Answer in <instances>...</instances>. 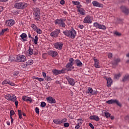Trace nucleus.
<instances>
[{
	"label": "nucleus",
	"instance_id": "32",
	"mask_svg": "<svg viewBox=\"0 0 129 129\" xmlns=\"http://www.w3.org/2000/svg\"><path fill=\"white\" fill-rule=\"evenodd\" d=\"M26 63L27 64H26V66H27V65H32L34 63V60L30 59L27 61Z\"/></svg>",
	"mask_w": 129,
	"mask_h": 129
},
{
	"label": "nucleus",
	"instance_id": "26",
	"mask_svg": "<svg viewBox=\"0 0 129 129\" xmlns=\"http://www.w3.org/2000/svg\"><path fill=\"white\" fill-rule=\"evenodd\" d=\"M112 82V81L111 80V78H109L107 79V86L108 87H110V86H111V83Z\"/></svg>",
	"mask_w": 129,
	"mask_h": 129
},
{
	"label": "nucleus",
	"instance_id": "22",
	"mask_svg": "<svg viewBox=\"0 0 129 129\" xmlns=\"http://www.w3.org/2000/svg\"><path fill=\"white\" fill-rule=\"evenodd\" d=\"M75 64L76 65V66H77V67H82V66L83 65V64L82 63L81 61H80V60L76 59L75 60Z\"/></svg>",
	"mask_w": 129,
	"mask_h": 129
},
{
	"label": "nucleus",
	"instance_id": "59",
	"mask_svg": "<svg viewBox=\"0 0 129 129\" xmlns=\"http://www.w3.org/2000/svg\"><path fill=\"white\" fill-rule=\"evenodd\" d=\"M79 123H78L77 125L75 126L76 129H79L80 128V125Z\"/></svg>",
	"mask_w": 129,
	"mask_h": 129
},
{
	"label": "nucleus",
	"instance_id": "16",
	"mask_svg": "<svg viewBox=\"0 0 129 129\" xmlns=\"http://www.w3.org/2000/svg\"><path fill=\"white\" fill-rule=\"evenodd\" d=\"M120 9L122 13H124L125 15H128V14H129L128 8H127L124 6H122V7H121Z\"/></svg>",
	"mask_w": 129,
	"mask_h": 129
},
{
	"label": "nucleus",
	"instance_id": "51",
	"mask_svg": "<svg viewBox=\"0 0 129 129\" xmlns=\"http://www.w3.org/2000/svg\"><path fill=\"white\" fill-rule=\"evenodd\" d=\"M128 78H129L128 76H125L123 79V81H126V80H127Z\"/></svg>",
	"mask_w": 129,
	"mask_h": 129
},
{
	"label": "nucleus",
	"instance_id": "62",
	"mask_svg": "<svg viewBox=\"0 0 129 129\" xmlns=\"http://www.w3.org/2000/svg\"><path fill=\"white\" fill-rule=\"evenodd\" d=\"M15 114V111L14 110L10 111V115H14Z\"/></svg>",
	"mask_w": 129,
	"mask_h": 129
},
{
	"label": "nucleus",
	"instance_id": "10",
	"mask_svg": "<svg viewBox=\"0 0 129 129\" xmlns=\"http://www.w3.org/2000/svg\"><path fill=\"white\" fill-rule=\"evenodd\" d=\"M20 37V38L19 39L21 40L22 42H27L28 41V40H27L28 39V35H27V34L22 33Z\"/></svg>",
	"mask_w": 129,
	"mask_h": 129
},
{
	"label": "nucleus",
	"instance_id": "5",
	"mask_svg": "<svg viewBox=\"0 0 129 129\" xmlns=\"http://www.w3.org/2000/svg\"><path fill=\"white\" fill-rule=\"evenodd\" d=\"M93 21V17L90 15L86 16L83 21L84 24H92Z\"/></svg>",
	"mask_w": 129,
	"mask_h": 129
},
{
	"label": "nucleus",
	"instance_id": "15",
	"mask_svg": "<svg viewBox=\"0 0 129 129\" xmlns=\"http://www.w3.org/2000/svg\"><path fill=\"white\" fill-rule=\"evenodd\" d=\"M26 54L27 56H32L34 54V50L31 46L29 47L28 50L26 51Z\"/></svg>",
	"mask_w": 129,
	"mask_h": 129
},
{
	"label": "nucleus",
	"instance_id": "6",
	"mask_svg": "<svg viewBox=\"0 0 129 129\" xmlns=\"http://www.w3.org/2000/svg\"><path fill=\"white\" fill-rule=\"evenodd\" d=\"M5 98L9 101L15 102L17 100V97L13 94H7L5 95Z\"/></svg>",
	"mask_w": 129,
	"mask_h": 129
},
{
	"label": "nucleus",
	"instance_id": "36",
	"mask_svg": "<svg viewBox=\"0 0 129 129\" xmlns=\"http://www.w3.org/2000/svg\"><path fill=\"white\" fill-rule=\"evenodd\" d=\"M34 42L35 45L38 44V36H35L34 39Z\"/></svg>",
	"mask_w": 129,
	"mask_h": 129
},
{
	"label": "nucleus",
	"instance_id": "49",
	"mask_svg": "<svg viewBox=\"0 0 129 129\" xmlns=\"http://www.w3.org/2000/svg\"><path fill=\"white\" fill-rule=\"evenodd\" d=\"M35 79H36V80H38V81H40V82H42V81H44V79L43 78H36Z\"/></svg>",
	"mask_w": 129,
	"mask_h": 129
},
{
	"label": "nucleus",
	"instance_id": "24",
	"mask_svg": "<svg viewBox=\"0 0 129 129\" xmlns=\"http://www.w3.org/2000/svg\"><path fill=\"white\" fill-rule=\"evenodd\" d=\"M22 99L24 101H27V102L29 101L30 102H33V100H32V98L27 97L26 96H24L22 97Z\"/></svg>",
	"mask_w": 129,
	"mask_h": 129
},
{
	"label": "nucleus",
	"instance_id": "7",
	"mask_svg": "<svg viewBox=\"0 0 129 129\" xmlns=\"http://www.w3.org/2000/svg\"><path fill=\"white\" fill-rule=\"evenodd\" d=\"M16 61L17 62H26L27 61V59H26V56L25 55H16Z\"/></svg>",
	"mask_w": 129,
	"mask_h": 129
},
{
	"label": "nucleus",
	"instance_id": "28",
	"mask_svg": "<svg viewBox=\"0 0 129 129\" xmlns=\"http://www.w3.org/2000/svg\"><path fill=\"white\" fill-rule=\"evenodd\" d=\"M69 64H71L72 65H74V63H75V60L73 59V58H70L69 60Z\"/></svg>",
	"mask_w": 129,
	"mask_h": 129
},
{
	"label": "nucleus",
	"instance_id": "48",
	"mask_svg": "<svg viewBox=\"0 0 129 129\" xmlns=\"http://www.w3.org/2000/svg\"><path fill=\"white\" fill-rule=\"evenodd\" d=\"M40 106H41V107H45V106H46V103L45 102H42Z\"/></svg>",
	"mask_w": 129,
	"mask_h": 129
},
{
	"label": "nucleus",
	"instance_id": "34",
	"mask_svg": "<svg viewBox=\"0 0 129 129\" xmlns=\"http://www.w3.org/2000/svg\"><path fill=\"white\" fill-rule=\"evenodd\" d=\"M121 76V74L118 73L114 75V79H118Z\"/></svg>",
	"mask_w": 129,
	"mask_h": 129
},
{
	"label": "nucleus",
	"instance_id": "60",
	"mask_svg": "<svg viewBox=\"0 0 129 129\" xmlns=\"http://www.w3.org/2000/svg\"><path fill=\"white\" fill-rule=\"evenodd\" d=\"M81 7H82V6L80 5V4L79 5H78L77 6V9H78V10H80L82 9V8H81Z\"/></svg>",
	"mask_w": 129,
	"mask_h": 129
},
{
	"label": "nucleus",
	"instance_id": "18",
	"mask_svg": "<svg viewBox=\"0 0 129 129\" xmlns=\"http://www.w3.org/2000/svg\"><path fill=\"white\" fill-rule=\"evenodd\" d=\"M90 119L95 120V121H99L100 118L96 115H91L89 117Z\"/></svg>",
	"mask_w": 129,
	"mask_h": 129
},
{
	"label": "nucleus",
	"instance_id": "41",
	"mask_svg": "<svg viewBox=\"0 0 129 129\" xmlns=\"http://www.w3.org/2000/svg\"><path fill=\"white\" fill-rule=\"evenodd\" d=\"M35 31L36 33H37V34H42V30L39 28H37V29Z\"/></svg>",
	"mask_w": 129,
	"mask_h": 129
},
{
	"label": "nucleus",
	"instance_id": "17",
	"mask_svg": "<svg viewBox=\"0 0 129 129\" xmlns=\"http://www.w3.org/2000/svg\"><path fill=\"white\" fill-rule=\"evenodd\" d=\"M92 4L94 7H97V8H103V5L99 3L97 1H93Z\"/></svg>",
	"mask_w": 129,
	"mask_h": 129
},
{
	"label": "nucleus",
	"instance_id": "3",
	"mask_svg": "<svg viewBox=\"0 0 129 129\" xmlns=\"http://www.w3.org/2000/svg\"><path fill=\"white\" fill-rule=\"evenodd\" d=\"M66 21V19H57L54 21L55 25H58L59 28H64L66 27V24L65 22Z\"/></svg>",
	"mask_w": 129,
	"mask_h": 129
},
{
	"label": "nucleus",
	"instance_id": "19",
	"mask_svg": "<svg viewBox=\"0 0 129 129\" xmlns=\"http://www.w3.org/2000/svg\"><path fill=\"white\" fill-rule=\"evenodd\" d=\"M48 54L50 55V56H51L53 58L56 57L57 55H58V52L57 51H54V50H50L48 52Z\"/></svg>",
	"mask_w": 129,
	"mask_h": 129
},
{
	"label": "nucleus",
	"instance_id": "20",
	"mask_svg": "<svg viewBox=\"0 0 129 129\" xmlns=\"http://www.w3.org/2000/svg\"><path fill=\"white\" fill-rule=\"evenodd\" d=\"M93 60L94 61V67H95V68H100L101 67L100 65H99V61H98V59L97 58H93Z\"/></svg>",
	"mask_w": 129,
	"mask_h": 129
},
{
	"label": "nucleus",
	"instance_id": "45",
	"mask_svg": "<svg viewBox=\"0 0 129 129\" xmlns=\"http://www.w3.org/2000/svg\"><path fill=\"white\" fill-rule=\"evenodd\" d=\"M67 121V119L66 118H64L60 120V124L64 123V122H66Z\"/></svg>",
	"mask_w": 129,
	"mask_h": 129
},
{
	"label": "nucleus",
	"instance_id": "57",
	"mask_svg": "<svg viewBox=\"0 0 129 129\" xmlns=\"http://www.w3.org/2000/svg\"><path fill=\"white\" fill-rule=\"evenodd\" d=\"M89 126L91 127V128H92V129H94V126H93V124H92V123H90L89 124Z\"/></svg>",
	"mask_w": 129,
	"mask_h": 129
},
{
	"label": "nucleus",
	"instance_id": "38",
	"mask_svg": "<svg viewBox=\"0 0 129 129\" xmlns=\"http://www.w3.org/2000/svg\"><path fill=\"white\" fill-rule=\"evenodd\" d=\"M7 31H9V29L8 28L3 29L2 32H0V33L1 35H4V34H5V32H7Z\"/></svg>",
	"mask_w": 129,
	"mask_h": 129
},
{
	"label": "nucleus",
	"instance_id": "1",
	"mask_svg": "<svg viewBox=\"0 0 129 129\" xmlns=\"http://www.w3.org/2000/svg\"><path fill=\"white\" fill-rule=\"evenodd\" d=\"M62 33L64 36L70 39H75L76 37V31L73 28H71L70 30H65Z\"/></svg>",
	"mask_w": 129,
	"mask_h": 129
},
{
	"label": "nucleus",
	"instance_id": "25",
	"mask_svg": "<svg viewBox=\"0 0 129 129\" xmlns=\"http://www.w3.org/2000/svg\"><path fill=\"white\" fill-rule=\"evenodd\" d=\"M77 11L79 12L81 16H84V15L86 14L85 10H84L83 8H82V9H77Z\"/></svg>",
	"mask_w": 129,
	"mask_h": 129
},
{
	"label": "nucleus",
	"instance_id": "44",
	"mask_svg": "<svg viewBox=\"0 0 129 129\" xmlns=\"http://www.w3.org/2000/svg\"><path fill=\"white\" fill-rule=\"evenodd\" d=\"M9 85H11V86H15L16 85V84L11 82L10 81L8 80V84Z\"/></svg>",
	"mask_w": 129,
	"mask_h": 129
},
{
	"label": "nucleus",
	"instance_id": "31",
	"mask_svg": "<svg viewBox=\"0 0 129 129\" xmlns=\"http://www.w3.org/2000/svg\"><path fill=\"white\" fill-rule=\"evenodd\" d=\"M31 27L34 31H36L38 28V27H37V26L35 24H31Z\"/></svg>",
	"mask_w": 129,
	"mask_h": 129
},
{
	"label": "nucleus",
	"instance_id": "30",
	"mask_svg": "<svg viewBox=\"0 0 129 129\" xmlns=\"http://www.w3.org/2000/svg\"><path fill=\"white\" fill-rule=\"evenodd\" d=\"M18 112L19 118H20V119H22V118H23V116L22 115L23 114L22 113V110H18Z\"/></svg>",
	"mask_w": 129,
	"mask_h": 129
},
{
	"label": "nucleus",
	"instance_id": "55",
	"mask_svg": "<svg viewBox=\"0 0 129 129\" xmlns=\"http://www.w3.org/2000/svg\"><path fill=\"white\" fill-rule=\"evenodd\" d=\"M63 126H64V127H69V123H68V122L64 123L63 124Z\"/></svg>",
	"mask_w": 129,
	"mask_h": 129
},
{
	"label": "nucleus",
	"instance_id": "46",
	"mask_svg": "<svg viewBox=\"0 0 129 129\" xmlns=\"http://www.w3.org/2000/svg\"><path fill=\"white\" fill-rule=\"evenodd\" d=\"M106 103H108V104H112V103H113V100H109L108 101H106Z\"/></svg>",
	"mask_w": 129,
	"mask_h": 129
},
{
	"label": "nucleus",
	"instance_id": "2",
	"mask_svg": "<svg viewBox=\"0 0 129 129\" xmlns=\"http://www.w3.org/2000/svg\"><path fill=\"white\" fill-rule=\"evenodd\" d=\"M28 7V3L26 2H19L16 3L14 4V8L17 9L18 10H24Z\"/></svg>",
	"mask_w": 129,
	"mask_h": 129
},
{
	"label": "nucleus",
	"instance_id": "8",
	"mask_svg": "<svg viewBox=\"0 0 129 129\" xmlns=\"http://www.w3.org/2000/svg\"><path fill=\"white\" fill-rule=\"evenodd\" d=\"M53 46L55 49L57 50H61L63 48V42H57L53 44Z\"/></svg>",
	"mask_w": 129,
	"mask_h": 129
},
{
	"label": "nucleus",
	"instance_id": "21",
	"mask_svg": "<svg viewBox=\"0 0 129 129\" xmlns=\"http://www.w3.org/2000/svg\"><path fill=\"white\" fill-rule=\"evenodd\" d=\"M67 80H68L70 85H72V86H74V85H75V82L74 81V79L70 78L69 77H67Z\"/></svg>",
	"mask_w": 129,
	"mask_h": 129
},
{
	"label": "nucleus",
	"instance_id": "11",
	"mask_svg": "<svg viewBox=\"0 0 129 129\" xmlns=\"http://www.w3.org/2000/svg\"><path fill=\"white\" fill-rule=\"evenodd\" d=\"M59 34H60V29H56L50 33V36L51 37H53L54 38H57Z\"/></svg>",
	"mask_w": 129,
	"mask_h": 129
},
{
	"label": "nucleus",
	"instance_id": "12",
	"mask_svg": "<svg viewBox=\"0 0 129 129\" xmlns=\"http://www.w3.org/2000/svg\"><path fill=\"white\" fill-rule=\"evenodd\" d=\"M15 25V20L13 19H10L6 21L5 25L7 27H12Z\"/></svg>",
	"mask_w": 129,
	"mask_h": 129
},
{
	"label": "nucleus",
	"instance_id": "61",
	"mask_svg": "<svg viewBox=\"0 0 129 129\" xmlns=\"http://www.w3.org/2000/svg\"><path fill=\"white\" fill-rule=\"evenodd\" d=\"M14 102H15V104L16 105V107H18V104L19 103V102L17 101V100H16Z\"/></svg>",
	"mask_w": 129,
	"mask_h": 129
},
{
	"label": "nucleus",
	"instance_id": "37",
	"mask_svg": "<svg viewBox=\"0 0 129 129\" xmlns=\"http://www.w3.org/2000/svg\"><path fill=\"white\" fill-rule=\"evenodd\" d=\"M93 25H94V27H95V28H96L97 29H98L99 28V26L100 24L97 22H95Z\"/></svg>",
	"mask_w": 129,
	"mask_h": 129
},
{
	"label": "nucleus",
	"instance_id": "58",
	"mask_svg": "<svg viewBox=\"0 0 129 129\" xmlns=\"http://www.w3.org/2000/svg\"><path fill=\"white\" fill-rule=\"evenodd\" d=\"M60 5H65V1L64 0H61L60 1Z\"/></svg>",
	"mask_w": 129,
	"mask_h": 129
},
{
	"label": "nucleus",
	"instance_id": "4",
	"mask_svg": "<svg viewBox=\"0 0 129 129\" xmlns=\"http://www.w3.org/2000/svg\"><path fill=\"white\" fill-rule=\"evenodd\" d=\"M40 15V9L39 8L35 9L33 12L34 19L35 20V21H40V19H41Z\"/></svg>",
	"mask_w": 129,
	"mask_h": 129
},
{
	"label": "nucleus",
	"instance_id": "33",
	"mask_svg": "<svg viewBox=\"0 0 129 129\" xmlns=\"http://www.w3.org/2000/svg\"><path fill=\"white\" fill-rule=\"evenodd\" d=\"M98 29H101V30H106V27L104 25L100 24Z\"/></svg>",
	"mask_w": 129,
	"mask_h": 129
},
{
	"label": "nucleus",
	"instance_id": "27",
	"mask_svg": "<svg viewBox=\"0 0 129 129\" xmlns=\"http://www.w3.org/2000/svg\"><path fill=\"white\" fill-rule=\"evenodd\" d=\"M53 121L55 124H61L60 119H53Z\"/></svg>",
	"mask_w": 129,
	"mask_h": 129
},
{
	"label": "nucleus",
	"instance_id": "43",
	"mask_svg": "<svg viewBox=\"0 0 129 129\" xmlns=\"http://www.w3.org/2000/svg\"><path fill=\"white\" fill-rule=\"evenodd\" d=\"M9 85H11V86H15L16 85V84L11 82L10 81L8 80V84Z\"/></svg>",
	"mask_w": 129,
	"mask_h": 129
},
{
	"label": "nucleus",
	"instance_id": "47",
	"mask_svg": "<svg viewBox=\"0 0 129 129\" xmlns=\"http://www.w3.org/2000/svg\"><path fill=\"white\" fill-rule=\"evenodd\" d=\"M73 4L75 6H78L79 5H80V2H77H77L73 1Z\"/></svg>",
	"mask_w": 129,
	"mask_h": 129
},
{
	"label": "nucleus",
	"instance_id": "53",
	"mask_svg": "<svg viewBox=\"0 0 129 129\" xmlns=\"http://www.w3.org/2000/svg\"><path fill=\"white\" fill-rule=\"evenodd\" d=\"M45 79L46 80V81H51V77L48 76L45 78Z\"/></svg>",
	"mask_w": 129,
	"mask_h": 129
},
{
	"label": "nucleus",
	"instance_id": "40",
	"mask_svg": "<svg viewBox=\"0 0 129 129\" xmlns=\"http://www.w3.org/2000/svg\"><path fill=\"white\" fill-rule=\"evenodd\" d=\"M104 113L105 114V117H110V113L107 112H104Z\"/></svg>",
	"mask_w": 129,
	"mask_h": 129
},
{
	"label": "nucleus",
	"instance_id": "54",
	"mask_svg": "<svg viewBox=\"0 0 129 129\" xmlns=\"http://www.w3.org/2000/svg\"><path fill=\"white\" fill-rule=\"evenodd\" d=\"M78 123H79V124H82L83 120L82 119H78Z\"/></svg>",
	"mask_w": 129,
	"mask_h": 129
},
{
	"label": "nucleus",
	"instance_id": "35",
	"mask_svg": "<svg viewBox=\"0 0 129 129\" xmlns=\"http://www.w3.org/2000/svg\"><path fill=\"white\" fill-rule=\"evenodd\" d=\"M113 103H116L117 105L119 106L120 107H121V104L118 102L117 100H113Z\"/></svg>",
	"mask_w": 129,
	"mask_h": 129
},
{
	"label": "nucleus",
	"instance_id": "14",
	"mask_svg": "<svg viewBox=\"0 0 129 129\" xmlns=\"http://www.w3.org/2000/svg\"><path fill=\"white\" fill-rule=\"evenodd\" d=\"M46 100L48 103H51V104H54L56 103V100L54 98L50 96L47 97Z\"/></svg>",
	"mask_w": 129,
	"mask_h": 129
},
{
	"label": "nucleus",
	"instance_id": "13",
	"mask_svg": "<svg viewBox=\"0 0 129 129\" xmlns=\"http://www.w3.org/2000/svg\"><path fill=\"white\" fill-rule=\"evenodd\" d=\"M87 93L88 94H91V95H96L98 92L97 90H93L92 88L89 87Z\"/></svg>",
	"mask_w": 129,
	"mask_h": 129
},
{
	"label": "nucleus",
	"instance_id": "42",
	"mask_svg": "<svg viewBox=\"0 0 129 129\" xmlns=\"http://www.w3.org/2000/svg\"><path fill=\"white\" fill-rule=\"evenodd\" d=\"M114 35H115V36H118V37H120V36H121V33L116 31L114 32Z\"/></svg>",
	"mask_w": 129,
	"mask_h": 129
},
{
	"label": "nucleus",
	"instance_id": "52",
	"mask_svg": "<svg viewBox=\"0 0 129 129\" xmlns=\"http://www.w3.org/2000/svg\"><path fill=\"white\" fill-rule=\"evenodd\" d=\"M35 112L36 113H37V114H39V113H40V112L39 111V107H36L35 108Z\"/></svg>",
	"mask_w": 129,
	"mask_h": 129
},
{
	"label": "nucleus",
	"instance_id": "23",
	"mask_svg": "<svg viewBox=\"0 0 129 129\" xmlns=\"http://www.w3.org/2000/svg\"><path fill=\"white\" fill-rule=\"evenodd\" d=\"M66 68L68 71H71L74 69V67H73V64H71V63H68Z\"/></svg>",
	"mask_w": 129,
	"mask_h": 129
},
{
	"label": "nucleus",
	"instance_id": "9",
	"mask_svg": "<svg viewBox=\"0 0 129 129\" xmlns=\"http://www.w3.org/2000/svg\"><path fill=\"white\" fill-rule=\"evenodd\" d=\"M52 72L56 76L59 75V74H64V73H65V69H62L61 70L54 69L52 71Z\"/></svg>",
	"mask_w": 129,
	"mask_h": 129
},
{
	"label": "nucleus",
	"instance_id": "64",
	"mask_svg": "<svg viewBox=\"0 0 129 129\" xmlns=\"http://www.w3.org/2000/svg\"><path fill=\"white\" fill-rule=\"evenodd\" d=\"M117 22L119 24H121V23H122V20L118 19Z\"/></svg>",
	"mask_w": 129,
	"mask_h": 129
},
{
	"label": "nucleus",
	"instance_id": "29",
	"mask_svg": "<svg viewBox=\"0 0 129 129\" xmlns=\"http://www.w3.org/2000/svg\"><path fill=\"white\" fill-rule=\"evenodd\" d=\"M9 61H11V62H12V61H16L17 59L16 58V57H15V56L11 55L9 56Z\"/></svg>",
	"mask_w": 129,
	"mask_h": 129
},
{
	"label": "nucleus",
	"instance_id": "50",
	"mask_svg": "<svg viewBox=\"0 0 129 129\" xmlns=\"http://www.w3.org/2000/svg\"><path fill=\"white\" fill-rule=\"evenodd\" d=\"M9 82L8 80H5L2 82V84L4 85L5 84H8Z\"/></svg>",
	"mask_w": 129,
	"mask_h": 129
},
{
	"label": "nucleus",
	"instance_id": "56",
	"mask_svg": "<svg viewBox=\"0 0 129 129\" xmlns=\"http://www.w3.org/2000/svg\"><path fill=\"white\" fill-rule=\"evenodd\" d=\"M42 76L44 77V78H46L47 77V74L46 73L43 72L42 73Z\"/></svg>",
	"mask_w": 129,
	"mask_h": 129
},
{
	"label": "nucleus",
	"instance_id": "63",
	"mask_svg": "<svg viewBox=\"0 0 129 129\" xmlns=\"http://www.w3.org/2000/svg\"><path fill=\"white\" fill-rule=\"evenodd\" d=\"M108 58H112V53H108Z\"/></svg>",
	"mask_w": 129,
	"mask_h": 129
},
{
	"label": "nucleus",
	"instance_id": "39",
	"mask_svg": "<svg viewBox=\"0 0 129 129\" xmlns=\"http://www.w3.org/2000/svg\"><path fill=\"white\" fill-rule=\"evenodd\" d=\"M120 62V59L119 58H116L114 60V64H117V63H119Z\"/></svg>",
	"mask_w": 129,
	"mask_h": 129
}]
</instances>
